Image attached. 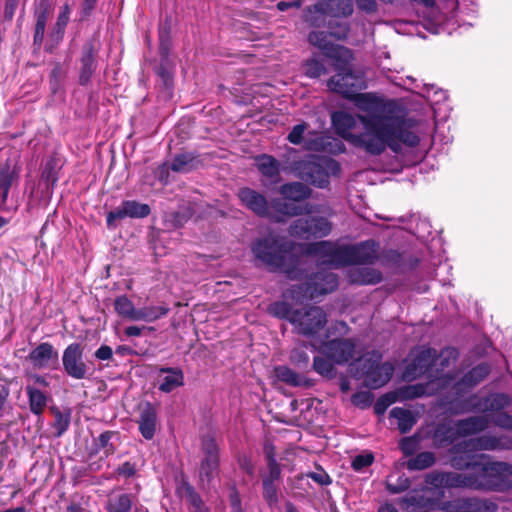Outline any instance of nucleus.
<instances>
[{
    "label": "nucleus",
    "mask_w": 512,
    "mask_h": 512,
    "mask_svg": "<svg viewBox=\"0 0 512 512\" xmlns=\"http://www.w3.org/2000/svg\"><path fill=\"white\" fill-rule=\"evenodd\" d=\"M351 99L357 108L367 113L358 118L372 121L374 132L384 138L391 150L398 152L402 145H418L420 137L416 123L405 118L393 102L384 101L372 93L357 92Z\"/></svg>",
    "instance_id": "1"
},
{
    "label": "nucleus",
    "mask_w": 512,
    "mask_h": 512,
    "mask_svg": "<svg viewBox=\"0 0 512 512\" xmlns=\"http://www.w3.org/2000/svg\"><path fill=\"white\" fill-rule=\"evenodd\" d=\"M456 351L445 349L437 357L436 350L419 347L411 351L403 372V378L407 381L426 375L429 382L426 385L417 384L406 387L402 393L404 398L432 395L439 390H444L454 385V380L448 375L439 376L440 365L442 368L449 365V361L455 360Z\"/></svg>",
    "instance_id": "2"
},
{
    "label": "nucleus",
    "mask_w": 512,
    "mask_h": 512,
    "mask_svg": "<svg viewBox=\"0 0 512 512\" xmlns=\"http://www.w3.org/2000/svg\"><path fill=\"white\" fill-rule=\"evenodd\" d=\"M291 250L303 255L315 256L321 264L332 267L371 263L377 258L378 251L374 241L357 245H338L329 241H320L307 245H294Z\"/></svg>",
    "instance_id": "3"
},
{
    "label": "nucleus",
    "mask_w": 512,
    "mask_h": 512,
    "mask_svg": "<svg viewBox=\"0 0 512 512\" xmlns=\"http://www.w3.org/2000/svg\"><path fill=\"white\" fill-rule=\"evenodd\" d=\"M467 461L463 456L451 457V466L458 470H473L474 490L502 492L512 488V465L501 461Z\"/></svg>",
    "instance_id": "4"
},
{
    "label": "nucleus",
    "mask_w": 512,
    "mask_h": 512,
    "mask_svg": "<svg viewBox=\"0 0 512 512\" xmlns=\"http://www.w3.org/2000/svg\"><path fill=\"white\" fill-rule=\"evenodd\" d=\"M331 119L339 136L369 154L379 155L388 147L384 138L374 132L369 119H359L344 111L334 112Z\"/></svg>",
    "instance_id": "5"
},
{
    "label": "nucleus",
    "mask_w": 512,
    "mask_h": 512,
    "mask_svg": "<svg viewBox=\"0 0 512 512\" xmlns=\"http://www.w3.org/2000/svg\"><path fill=\"white\" fill-rule=\"evenodd\" d=\"M251 250L255 258L270 270H280L294 277L292 266L298 264L299 260L293 259L291 253L273 236L256 240Z\"/></svg>",
    "instance_id": "6"
},
{
    "label": "nucleus",
    "mask_w": 512,
    "mask_h": 512,
    "mask_svg": "<svg viewBox=\"0 0 512 512\" xmlns=\"http://www.w3.org/2000/svg\"><path fill=\"white\" fill-rule=\"evenodd\" d=\"M484 416H473L449 424H441L434 431V443L437 447L452 444L459 438L469 437L484 431L488 427Z\"/></svg>",
    "instance_id": "7"
},
{
    "label": "nucleus",
    "mask_w": 512,
    "mask_h": 512,
    "mask_svg": "<svg viewBox=\"0 0 512 512\" xmlns=\"http://www.w3.org/2000/svg\"><path fill=\"white\" fill-rule=\"evenodd\" d=\"M294 169L302 180L323 188L328 184L330 176L339 173L340 166L330 157L309 156L297 162Z\"/></svg>",
    "instance_id": "8"
},
{
    "label": "nucleus",
    "mask_w": 512,
    "mask_h": 512,
    "mask_svg": "<svg viewBox=\"0 0 512 512\" xmlns=\"http://www.w3.org/2000/svg\"><path fill=\"white\" fill-rule=\"evenodd\" d=\"M351 61L352 60L345 64L341 60H335L333 64L338 72L328 81L330 90L350 99L354 97L359 90L365 88L363 77L352 72L350 68Z\"/></svg>",
    "instance_id": "9"
},
{
    "label": "nucleus",
    "mask_w": 512,
    "mask_h": 512,
    "mask_svg": "<svg viewBox=\"0 0 512 512\" xmlns=\"http://www.w3.org/2000/svg\"><path fill=\"white\" fill-rule=\"evenodd\" d=\"M327 322L326 314L320 307L294 311L290 317V323L298 333L316 339H320L318 333Z\"/></svg>",
    "instance_id": "10"
},
{
    "label": "nucleus",
    "mask_w": 512,
    "mask_h": 512,
    "mask_svg": "<svg viewBox=\"0 0 512 512\" xmlns=\"http://www.w3.org/2000/svg\"><path fill=\"white\" fill-rule=\"evenodd\" d=\"M328 335H324L323 338L316 339L312 342V347L319 354H322L330 358L336 364H344L348 362L354 356L355 343L350 339L340 340L333 339L327 341Z\"/></svg>",
    "instance_id": "11"
},
{
    "label": "nucleus",
    "mask_w": 512,
    "mask_h": 512,
    "mask_svg": "<svg viewBox=\"0 0 512 512\" xmlns=\"http://www.w3.org/2000/svg\"><path fill=\"white\" fill-rule=\"evenodd\" d=\"M337 286L338 279L334 273L321 271L314 275L305 289L302 286L292 289L287 297L299 300L301 298L299 294L303 291L302 298L315 299L324 294L331 293Z\"/></svg>",
    "instance_id": "12"
},
{
    "label": "nucleus",
    "mask_w": 512,
    "mask_h": 512,
    "mask_svg": "<svg viewBox=\"0 0 512 512\" xmlns=\"http://www.w3.org/2000/svg\"><path fill=\"white\" fill-rule=\"evenodd\" d=\"M506 444L504 439L493 435H482L476 438H470L454 444L449 453L453 456H463L467 461H470L469 454L477 451H491L505 448Z\"/></svg>",
    "instance_id": "13"
},
{
    "label": "nucleus",
    "mask_w": 512,
    "mask_h": 512,
    "mask_svg": "<svg viewBox=\"0 0 512 512\" xmlns=\"http://www.w3.org/2000/svg\"><path fill=\"white\" fill-rule=\"evenodd\" d=\"M381 356L373 352L368 359H360L359 365L364 362H371L365 370L363 368L364 383L367 387L377 389L386 384L392 376L393 366L390 363H380Z\"/></svg>",
    "instance_id": "14"
},
{
    "label": "nucleus",
    "mask_w": 512,
    "mask_h": 512,
    "mask_svg": "<svg viewBox=\"0 0 512 512\" xmlns=\"http://www.w3.org/2000/svg\"><path fill=\"white\" fill-rule=\"evenodd\" d=\"M331 229V223L324 217H306L294 221L290 234L300 238L325 237Z\"/></svg>",
    "instance_id": "15"
},
{
    "label": "nucleus",
    "mask_w": 512,
    "mask_h": 512,
    "mask_svg": "<svg viewBox=\"0 0 512 512\" xmlns=\"http://www.w3.org/2000/svg\"><path fill=\"white\" fill-rule=\"evenodd\" d=\"M280 193L287 199L293 202H285L280 208V212L284 215H301L303 209L301 206L294 202L301 201L307 198L310 194V189L299 182L285 184L280 188Z\"/></svg>",
    "instance_id": "16"
},
{
    "label": "nucleus",
    "mask_w": 512,
    "mask_h": 512,
    "mask_svg": "<svg viewBox=\"0 0 512 512\" xmlns=\"http://www.w3.org/2000/svg\"><path fill=\"white\" fill-rule=\"evenodd\" d=\"M65 372L74 379H83L87 373V366L83 361V349L78 343L66 347L62 356Z\"/></svg>",
    "instance_id": "17"
},
{
    "label": "nucleus",
    "mask_w": 512,
    "mask_h": 512,
    "mask_svg": "<svg viewBox=\"0 0 512 512\" xmlns=\"http://www.w3.org/2000/svg\"><path fill=\"white\" fill-rule=\"evenodd\" d=\"M309 42L318 47L325 56L333 60H341L348 63L353 59L352 52L342 46L335 45L328 40V35L323 32H312L309 35Z\"/></svg>",
    "instance_id": "18"
},
{
    "label": "nucleus",
    "mask_w": 512,
    "mask_h": 512,
    "mask_svg": "<svg viewBox=\"0 0 512 512\" xmlns=\"http://www.w3.org/2000/svg\"><path fill=\"white\" fill-rule=\"evenodd\" d=\"M150 213V207L147 204L139 203L134 200H127L121 203L115 210L107 215V225L114 227L116 221L124 218H144Z\"/></svg>",
    "instance_id": "19"
},
{
    "label": "nucleus",
    "mask_w": 512,
    "mask_h": 512,
    "mask_svg": "<svg viewBox=\"0 0 512 512\" xmlns=\"http://www.w3.org/2000/svg\"><path fill=\"white\" fill-rule=\"evenodd\" d=\"M446 512H496V503L480 498H462L447 503Z\"/></svg>",
    "instance_id": "20"
},
{
    "label": "nucleus",
    "mask_w": 512,
    "mask_h": 512,
    "mask_svg": "<svg viewBox=\"0 0 512 512\" xmlns=\"http://www.w3.org/2000/svg\"><path fill=\"white\" fill-rule=\"evenodd\" d=\"M313 11L334 17H347L353 12V4L351 0H319L313 6ZM311 12L312 8H309L306 12L305 17L308 21H312L309 15Z\"/></svg>",
    "instance_id": "21"
},
{
    "label": "nucleus",
    "mask_w": 512,
    "mask_h": 512,
    "mask_svg": "<svg viewBox=\"0 0 512 512\" xmlns=\"http://www.w3.org/2000/svg\"><path fill=\"white\" fill-rule=\"evenodd\" d=\"M202 449L205 457L200 467V478L202 482L205 480L209 482L218 469V446L213 438H205L202 442Z\"/></svg>",
    "instance_id": "22"
},
{
    "label": "nucleus",
    "mask_w": 512,
    "mask_h": 512,
    "mask_svg": "<svg viewBox=\"0 0 512 512\" xmlns=\"http://www.w3.org/2000/svg\"><path fill=\"white\" fill-rule=\"evenodd\" d=\"M57 350L47 342L39 344L28 355V359L36 369L54 367L58 363Z\"/></svg>",
    "instance_id": "23"
},
{
    "label": "nucleus",
    "mask_w": 512,
    "mask_h": 512,
    "mask_svg": "<svg viewBox=\"0 0 512 512\" xmlns=\"http://www.w3.org/2000/svg\"><path fill=\"white\" fill-rule=\"evenodd\" d=\"M241 203L260 217L269 215V205L266 198L250 188H242L238 192Z\"/></svg>",
    "instance_id": "24"
},
{
    "label": "nucleus",
    "mask_w": 512,
    "mask_h": 512,
    "mask_svg": "<svg viewBox=\"0 0 512 512\" xmlns=\"http://www.w3.org/2000/svg\"><path fill=\"white\" fill-rule=\"evenodd\" d=\"M137 422L141 435L145 439L151 440L155 435L158 425L156 409L150 403H146L140 410Z\"/></svg>",
    "instance_id": "25"
},
{
    "label": "nucleus",
    "mask_w": 512,
    "mask_h": 512,
    "mask_svg": "<svg viewBox=\"0 0 512 512\" xmlns=\"http://www.w3.org/2000/svg\"><path fill=\"white\" fill-rule=\"evenodd\" d=\"M434 494L431 488L414 490L400 500V504L406 509H433L434 503L429 495Z\"/></svg>",
    "instance_id": "26"
},
{
    "label": "nucleus",
    "mask_w": 512,
    "mask_h": 512,
    "mask_svg": "<svg viewBox=\"0 0 512 512\" xmlns=\"http://www.w3.org/2000/svg\"><path fill=\"white\" fill-rule=\"evenodd\" d=\"M158 388L160 391L169 393L184 385V375L177 368H161L158 376Z\"/></svg>",
    "instance_id": "27"
},
{
    "label": "nucleus",
    "mask_w": 512,
    "mask_h": 512,
    "mask_svg": "<svg viewBox=\"0 0 512 512\" xmlns=\"http://www.w3.org/2000/svg\"><path fill=\"white\" fill-rule=\"evenodd\" d=\"M19 171L16 167L6 165L0 169V208L7 202L9 190L18 182Z\"/></svg>",
    "instance_id": "28"
},
{
    "label": "nucleus",
    "mask_w": 512,
    "mask_h": 512,
    "mask_svg": "<svg viewBox=\"0 0 512 512\" xmlns=\"http://www.w3.org/2000/svg\"><path fill=\"white\" fill-rule=\"evenodd\" d=\"M342 143L326 134H317L315 138L308 143V148L315 151H325L329 153H337L342 151Z\"/></svg>",
    "instance_id": "29"
},
{
    "label": "nucleus",
    "mask_w": 512,
    "mask_h": 512,
    "mask_svg": "<svg viewBox=\"0 0 512 512\" xmlns=\"http://www.w3.org/2000/svg\"><path fill=\"white\" fill-rule=\"evenodd\" d=\"M350 281L356 284H376L381 280V274L369 267L354 268L349 274Z\"/></svg>",
    "instance_id": "30"
},
{
    "label": "nucleus",
    "mask_w": 512,
    "mask_h": 512,
    "mask_svg": "<svg viewBox=\"0 0 512 512\" xmlns=\"http://www.w3.org/2000/svg\"><path fill=\"white\" fill-rule=\"evenodd\" d=\"M390 417L397 420L398 429L401 433H406L412 429L416 423V418L410 410L395 407L390 411Z\"/></svg>",
    "instance_id": "31"
},
{
    "label": "nucleus",
    "mask_w": 512,
    "mask_h": 512,
    "mask_svg": "<svg viewBox=\"0 0 512 512\" xmlns=\"http://www.w3.org/2000/svg\"><path fill=\"white\" fill-rule=\"evenodd\" d=\"M26 393L29 398L31 412L40 415L47 406L46 394L30 384L26 386Z\"/></svg>",
    "instance_id": "32"
},
{
    "label": "nucleus",
    "mask_w": 512,
    "mask_h": 512,
    "mask_svg": "<svg viewBox=\"0 0 512 512\" xmlns=\"http://www.w3.org/2000/svg\"><path fill=\"white\" fill-rule=\"evenodd\" d=\"M446 486L449 488H467L474 490L473 472H445Z\"/></svg>",
    "instance_id": "33"
},
{
    "label": "nucleus",
    "mask_w": 512,
    "mask_h": 512,
    "mask_svg": "<svg viewBox=\"0 0 512 512\" xmlns=\"http://www.w3.org/2000/svg\"><path fill=\"white\" fill-rule=\"evenodd\" d=\"M168 311L169 308L162 305L137 308L135 321L154 322L164 317Z\"/></svg>",
    "instance_id": "34"
},
{
    "label": "nucleus",
    "mask_w": 512,
    "mask_h": 512,
    "mask_svg": "<svg viewBox=\"0 0 512 512\" xmlns=\"http://www.w3.org/2000/svg\"><path fill=\"white\" fill-rule=\"evenodd\" d=\"M258 170L266 177H275L279 173V163L272 156L263 154L255 158Z\"/></svg>",
    "instance_id": "35"
},
{
    "label": "nucleus",
    "mask_w": 512,
    "mask_h": 512,
    "mask_svg": "<svg viewBox=\"0 0 512 512\" xmlns=\"http://www.w3.org/2000/svg\"><path fill=\"white\" fill-rule=\"evenodd\" d=\"M114 308L117 314L127 320L135 321L137 308L125 295L119 296L114 301Z\"/></svg>",
    "instance_id": "36"
},
{
    "label": "nucleus",
    "mask_w": 512,
    "mask_h": 512,
    "mask_svg": "<svg viewBox=\"0 0 512 512\" xmlns=\"http://www.w3.org/2000/svg\"><path fill=\"white\" fill-rule=\"evenodd\" d=\"M335 364L330 358L320 354L314 357L313 369L323 377L333 378L335 376Z\"/></svg>",
    "instance_id": "37"
},
{
    "label": "nucleus",
    "mask_w": 512,
    "mask_h": 512,
    "mask_svg": "<svg viewBox=\"0 0 512 512\" xmlns=\"http://www.w3.org/2000/svg\"><path fill=\"white\" fill-rule=\"evenodd\" d=\"M435 463V455L432 452H421L407 462L409 470H423Z\"/></svg>",
    "instance_id": "38"
},
{
    "label": "nucleus",
    "mask_w": 512,
    "mask_h": 512,
    "mask_svg": "<svg viewBox=\"0 0 512 512\" xmlns=\"http://www.w3.org/2000/svg\"><path fill=\"white\" fill-rule=\"evenodd\" d=\"M263 497L270 508H276L279 504V489L270 480H263Z\"/></svg>",
    "instance_id": "39"
},
{
    "label": "nucleus",
    "mask_w": 512,
    "mask_h": 512,
    "mask_svg": "<svg viewBox=\"0 0 512 512\" xmlns=\"http://www.w3.org/2000/svg\"><path fill=\"white\" fill-rule=\"evenodd\" d=\"M95 70V60L89 52L82 58V67L80 71L79 81L81 84H87Z\"/></svg>",
    "instance_id": "40"
},
{
    "label": "nucleus",
    "mask_w": 512,
    "mask_h": 512,
    "mask_svg": "<svg viewBox=\"0 0 512 512\" xmlns=\"http://www.w3.org/2000/svg\"><path fill=\"white\" fill-rule=\"evenodd\" d=\"M131 504L130 497L122 494L110 499L108 509L110 512H129Z\"/></svg>",
    "instance_id": "41"
},
{
    "label": "nucleus",
    "mask_w": 512,
    "mask_h": 512,
    "mask_svg": "<svg viewBox=\"0 0 512 512\" xmlns=\"http://www.w3.org/2000/svg\"><path fill=\"white\" fill-rule=\"evenodd\" d=\"M277 378L290 385L298 386L301 382L300 376L286 366H280L275 369Z\"/></svg>",
    "instance_id": "42"
},
{
    "label": "nucleus",
    "mask_w": 512,
    "mask_h": 512,
    "mask_svg": "<svg viewBox=\"0 0 512 512\" xmlns=\"http://www.w3.org/2000/svg\"><path fill=\"white\" fill-rule=\"evenodd\" d=\"M59 168V164L56 160H49L42 172V178L46 181L47 186L50 184L53 185L58 177H57V169Z\"/></svg>",
    "instance_id": "43"
},
{
    "label": "nucleus",
    "mask_w": 512,
    "mask_h": 512,
    "mask_svg": "<svg viewBox=\"0 0 512 512\" xmlns=\"http://www.w3.org/2000/svg\"><path fill=\"white\" fill-rule=\"evenodd\" d=\"M304 67L305 74L311 78L319 77L325 73L324 65L316 58L308 60Z\"/></svg>",
    "instance_id": "44"
},
{
    "label": "nucleus",
    "mask_w": 512,
    "mask_h": 512,
    "mask_svg": "<svg viewBox=\"0 0 512 512\" xmlns=\"http://www.w3.org/2000/svg\"><path fill=\"white\" fill-rule=\"evenodd\" d=\"M193 161L190 154H179L175 156L171 163V169L176 172L186 171Z\"/></svg>",
    "instance_id": "45"
},
{
    "label": "nucleus",
    "mask_w": 512,
    "mask_h": 512,
    "mask_svg": "<svg viewBox=\"0 0 512 512\" xmlns=\"http://www.w3.org/2000/svg\"><path fill=\"white\" fill-rule=\"evenodd\" d=\"M488 374V368L484 365H479L471 370L468 375L465 376L464 382L469 384H475L482 380Z\"/></svg>",
    "instance_id": "46"
},
{
    "label": "nucleus",
    "mask_w": 512,
    "mask_h": 512,
    "mask_svg": "<svg viewBox=\"0 0 512 512\" xmlns=\"http://www.w3.org/2000/svg\"><path fill=\"white\" fill-rule=\"evenodd\" d=\"M269 311L271 314L277 316V317H280V318H286L290 321V317L292 315L293 312L290 311V307L287 303L285 302H276V303H273L270 308H269Z\"/></svg>",
    "instance_id": "47"
},
{
    "label": "nucleus",
    "mask_w": 512,
    "mask_h": 512,
    "mask_svg": "<svg viewBox=\"0 0 512 512\" xmlns=\"http://www.w3.org/2000/svg\"><path fill=\"white\" fill-rule=\"evenodd\" d=\"M374 460L371 453L360 454L354 457L352 460V467L355 471H361L364 468L370 466Z\"/></svg>",
    "instance_id": "48"
},
{
    "label": "nucleus",
    "mask_w": 512,
    "mask_h": 512,
    "mask_svg": "<svg viewBox=\"0 0 512 512\" xmlns=\"http://www.w3.org/2000/svg\"><path fill=\"white\" fill-rule=\"evenodd\" d=\"M409 486L410 482L407 477H399L397 483H392L390 479L386 482V489L392 494L401 493L408 489Z\"/></svg>",
    "instance_id": "49"
},
{
    "label": "nucleus",
    "mask_w": 512,
    "mask_h": 512,
    "mask_svg": "<svg viewBox=\"0 0 512 512\" xmlns=\"http://www.w3.org/2000/svg\"><path fill=\"white\" fill-rule=\"evenodd\" d=\"M114 436H115L114 432L106 431V432L102 433L98 438L99 445H100V447H102L104 449L105 455H110L115 450L114 446L110 443L111 439Z\"/></svg>",
    "instance_id": "50"
},
{
    "label": "nucleus",
    "mask_w": 512,
    "mask_h": 512,
    "mask_svg": "<svg viewBox=\"0 0 512 512\" xmlns=\"http://www.w3.org/2000/svg\"><path fill=\"white\" fill-rule=\"evenodd\" d=\"M419 440L416 436L406 437L401 440L400 447L405 455H412L418 448Z\"/></svg>",
    "instance_id": "51"
},
{
    "label": "nucleus",
    "mask_w": 512,
    "mask_h": 512,
    "mask_svg": "<svg viewBox=\"0 0 512 512\" xmlns=\"http://www.w3.org/2000/svg\"><path fill=\"white\" fill-rule=\"evenodd\" d=\"M290 358L298 367H306L309 363V356L301 348L294 349Z\"/></svg>",
    "instance_id": "52"
},
{
    "label": "nucleus",
    "mask_w": 512,
    "mask_h": 512,
    "mask_svg": "<svg viewBox=\"0 0 512 512\" xmlns=\"http://www.w3.org/2000/svg\"><path fill=\"white\" fill-rule=\"evenodd\" d=\"M352 403L355 406L365 408L372 403V395L369 392H359L353 395Z\"/></svg>",
    "instance_id": "53"
},
{
    "label": "nucleus",
    "mask_w": 512,
    "mask_h": 512,
    "mask_svg": "<svg viewBox=\"0 0 512 512\" xmlns=\"http://www.w3.org/2000/svg\"><path fill=\"white\" fill-rule=\"evenodd\" d=\"M426 483L435 488L445 487V473H430L426 476Z\"/></svg>",
    "instance_id": "54"
},
{
    "label": "nucleus",
    "mask_w": 512,
    "mask_h": 512,
    "mask_svg": "<svg viewBox=\"0 0 512 512\" xmlns=\"http://www.w3.org/2000/svg\"><path fill=\"white\" fill-rule=\"evenodd\" d=\"M268 468H269V473L267 476H265L263 478V480H270V482L275 484V482L278 481L280 478V474H281L280 467L274 459H270L268 462Z\"/></svg>",
    "instance_id": "55"
},
{
    "label": "nucleus",
    "mask_w": 512,
    "mask_h": 512,
    "mask_svg": "<svg viewBox=\"0 0 512 512\" xmlns=\"http://www.w3.org/2000/svg\"><path fill=\"white\" fill-rule=\"evenodd\" d=\"M306 130L305 124H298L293 127L292 131L288 135V140L293 144H299L301 143V140L303 138V134Z\"/></svg>",
    "instance_id": "56"
},
{
    "label": "nucleus",
    "mask_w": 512,
    "mask_h": 512,
    "mask_svg": "<svg viewBox=\"0 0 512 512\" xmlns=\"http://www.w3.org/2000/svg\"><path fill=\"white\" fill-rule=\"evenodd\" d=\"M188 499L191 505L195 508L196 512H206L201 498L191 488H187Z\"/></svg>",
    "instance_id": "57"
},
{
    "label": "nucleus",
    "mask_w": 512,
    "mask_h": 512,
    "mask_svg": "<svg viewBox=\"0 0 512 512\" xmlns=\"http://www.w3.org/2000/svg\"><path fill=\"white\" fill-rule=\"evenodd\" d=\"M495 423L502 428L512 429V416L506 413H500L497 415Z\"/></svg>",
    "instance_id": "58"
},
{
    "label": "nucleus",
    "mask_w": 512,
    "mask_h": 512,
    "mask_svg": "<svg viewBox=\"0 0 512 512\" xmlns=\"http://www.w3.org/2000/svg\"><path fill=\"white\" fill-rule=\"evenodd\" d=\"M308 476L320 485H328L331 483L329 475L324 471L313 472Z\"/></svg>",
    "instance_id": "59"
},
{
    "label": "nucleus",
    "mask_w": 512,
    "mask_h": 512,
    "mask_svg": "<svg viewBox=\"0 0 512 512\" xmlns=\"http://www.w3.org/2000/svg\"><path fill=\"white\" fill-rule=\"evenodd\" d=\"M70 8L68 5L63 7L62 12L59 14L57 19V27L59 30H63L69 21Z\"/></svg>",
    "instance_id": "60"
},
{
    "label": "nucleus",
    "mask_w": 512,
    "mask_h": 512,
    "mask_svg": "<svg viewBox=\"0 0 512 512\" xmlns=\"http://www.w3.org/2000/svg\"><path fill=\"white\" fill-rule=\"evenodd\" d=\"M112 355V348L107 345L100 346L95 352V357L99 360H109L112 358Z\"/></svg>",
    "instance_id": "61"
},
{
    "label": "nucleus",
    "mask_w": 512,
    "mask_h": 512,
    "mask_svg": "<svg viewBox=\"0 0 512 512\" xmlns=\"http://www.w3.org/2000/svg\"><path fill=\"white\" fill-rule=\"evenodd\" d=\"M393 401H394V399H392L389 395H386V396L382 397L375 404V407H374L375 408V412L377 414L384 413V411L386 410L387 406H389Z\"/></svg>",
    "instance_id": "62"
},
{
    "label": "nucleus",
    "mask_w": 512,
    "mask_h": 512,
    "mask_svg": "<svg viewBox=\"0 0 512 512\" xmlns=\"http://www.w3.org/2000/svg\"><path fill=\"white\" fill-rule=\"evenodd\" d=\"M45 23H46L45 16H40L36 23L35 37H34L35 41L42 40L44 31H45Z\"/></svg>",
    "instance_id": "63"
},
{
    "label": "nucleus",
    "mask_w": 512,
    "mask_h": 512,
    "mask_svg": "<svg viewBox=\"0 0 512 512\" xmlns=\"http://www.w3.org/2000/svg\"><path fill=\"white\" fill-rule=\"evenodd\" d=\"M135 472V466L130 462H125L118 468V473L124 477H131L135 474Z\"/></svg>",
    "instance_id": "64"
}]
</instances>
